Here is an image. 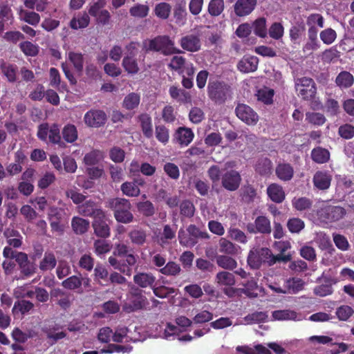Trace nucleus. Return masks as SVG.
Listing matches in <instances>:
<instances>
[{
	"instance_id": "28",
	"label": "nucleus",
	"mask_w": 354,
	"mask_h": 354,
	"mask_svg": "<svg viewBox=\"0 0 354 354\" xmlns=\"http://www.w3.org/2000/svg\"><path fill=\"white\" fill-rule=\"evenodd\" d=\"M129 237L134 245L142 246L147 241V232L141 227H136L129 232Z\"/></svg>"
},
{
	"instance_id": "6",
	"label": "nucleus",
	"mask_w": 354,
	"mask_h": 354,
	"mask_svg": "<svg viewBox=\"0 0 354 354\" xmlns=\"http://www.w3.org/2000/svg\"><path fill=\"white\" fill-rule=\"evenodd\" d=\"M194 138V133L190 128L180 127L174 131L172 140L180 147H185L193 141Z\"/></svg>"
},
{
	"instance_id": "57",
	"label": "nucleus",
	"mask_w": 354,
	"mask_h": 354,
	"mask_svg": "<svg viewBox=\"0 0 354 354\" xmlns=\"http://www.w3.org/2000/svg\"><path fill=\"white\" fill-rule=\"evenodd\" d=\"M153 294L159 298H167L170 295L175 292L176 290L174 288L167 287L165 286H160L156 287V283L154 286L151 288Z\"/></svg>"
},
{
	"instance_id": "64",
	"label": "nucleus",
	"mask_w": 354,
	"mask_h": 354,
	"mask_svg": "<svg viewBox=\"0 0 354 354\" xmlns=\"http://www.w3.org/2000/svg\"><path fill=\"white\" fill-rule=\"evenodd\" d=\"M253 29L254 33L261 37H265L267 34L266 26V19L264 18H259L257 19L253 24Z\"/></svg>"
},
{
	"instance_id": "62",
	"label": "nucleus",
	"mask_w": 354,
	"mask_h": 354,
	"mask_svg": "<svg viewBox=\"0 0 354 354\" xmlns=\"http://www.w3.org/2000/svg\"><path fill=\"white\" fill-rule=\"evenodd\" d=\"M94 261L90 254H84L80 257L78 265L82 269L91 272L93 269Z\"/></svg>"
},
{
	"instance_id": "44",
	"label": "nucleus",
	"mask_w": 354,
	"mask_h": 354,
	"mask_svg": "<svg viewBox=\"0 0 354 354\" xmlns=\"http://www.w3.org/2000/svg\"><path fill=\"white\" fill-rule=\"evenodd\" d=\"M256 95L259 101L266 104H270L273 102L274 90L268 87H263L257 91Z\"/></svg>"
},
{
	"instance_id": "27",
	"label": "nucleus",
	"mask_w": 354,
	"mask_h": 354,
	"mask_svg": "<svg viewBox=\"0 0 354 354\" xmlns=\"http://www.w3.org/2000/svg\"><path fill=\"white\" fill-rule=\"evenodd\" d=\"M122 65L129 74L135 75L139 71L138 61L132 53L124 57Z\"/></svg>"
},
{
	"instance_id": "23",
	"label": "nucleus",
	"mask_w": 354,
	"mask_h": 354,
	"mask_svg": "<svg viewBox=\"0 0 354 354\" xmlns=\"http://www.w3.org/2000/svg\"><path fill=\"white\" fill-rule=\"evenodd\" d=\"M138 121L143 136L147 138H151L153 134L151 117L148 113H142L138 116Z\"/></svg>"
},
{
	"instance_id": "15",
	"label": "nucleus",
	"mask_w": 354,
	"mask_h": 354,
	"mask_svg": "<svg viewBox=\"0 0 354 354\" xmlns=\"http://www.w3.org/2000/svg\"><path fill=\"white\" fill-rule=\"evenodd\" d=\"M324 18L319 14H312L307 18L306 24L309 26L308 37L312 41L317 39V30L315 26L319 28L324 27Z\"/></svg>"
},
{
	"instance_id": "35",
	"label": "nucleus",
	"mask_w": 354,
	"mask_h": 354,
	"mask_svg": "<svg viewBox=\"0 0 354 354\" xmlns=\"http://www.w3.org/2000/svg\"><path fill=\"white\" fill-rule=\"evenodd\" d=\"M311 158L315 162L318 164H323L329 160L330 153L326 149L317 147L312 150Z\"/></svg>"
},
{
	"instance_id": "12",
	"label": "nucleus",
	"mask_w": 354,
	"mask_h": 354,
	"mask_svg": "<svg viewBox=\"0 0 354 354\" xmlns=\"http://www.w3.org/2000/svg\"><path fill=\"white\" fill-rule=\"evenodd\" d=\"M92 227L94 230V234L100 238L106 239L110 236L111 230L106 223L105 213H102V216H97L92 222Z\"/></svg>"
},
{
	"instance_id": "5",
	"label": "nucleus",
	"mask_w": 354,
	"mask_h": 354,
	"mask_svg": "<svg viewBox=\"0 0 354 354\" xmlns=\"http://www.w3.org/2000/svg\"><path fill=\"white\" fill-rule=\"evenodd\" d=\"M295 87L299 95L306 100L313 98L316 93L315 82L311 78L304 77L297 79Z\"/></svg>"
},
{
	"instance_id": "16",
	"label": "nucleus",
	"mask_w": 354,
	"mask_h": 354,
	"mask_svg": "<svg viewBox=\"0 0 354 354\" xmlns=\"http://www.w3.org/2000/svg\"><path fill=\"white\" fill-rule=\"evenodd\" d=\"M149 302L145 296L129 297V302L124 305L123 308L127 313H132L146 308Z\"/></svg>"
},
{
	"instance_id": "17",
	"label": "nucleus",
	"mask_w": 354,
	"mask_h": 354,
	"mask_svg": "<svg viewBox=\"0 0 354 354\" xmlns=\"http://www.w3.org/2000/svg\"><path fill=\"white\" fill-rule=\"evenodd\" d=\"M345 214V209L339 206L326 207L321 212V216L329 221H339L342 218Z\"/></svg>"
},
{
	"instance_id": "19",
	"label": "nucleus",
	"mask_w": 354,
	"mask_h": 354,
	"mask_svg": "<svg viewBox=\"0 0 354 354\" xmlns=\"http://www.w3.org/2000/svg\"><path fill=\"white\" fill-rule=\"evenodd\" d=\"M248 231L251 232L270 233L271 232L270 222L264 216H258L254 221V226L248 225Z\"/></svg>"
},
{
	"instance_id": "58",
	"label": "nucleus",
	"mask_w": 354,
	"mask_h": 354,
	"mask_svg": "<svg viewBox=\"0 0 354 354\" xmlns=\"http://www.w3.org/2000/svg\"><path fill=\"white\" fill-rule=\"evenodd\" d=\"M21 50L27 56H35L39 53V48L37 45L30 41H23L19 44Z\"/></svg>"
},
{
	"instance_id": "25",
	"label": "nucleus",
	"mask_w": 354,
	"mask_h": 354,
	"mask_svg": "<svg viewBox=\"0 0 354 354\" xmlns=\"http://www.w3.org/2000/svg\"><path fill=\"white\" fill-rule=\"evenodd\" d=\"M267 194L273 202L278 203H281L286 197L282 187L276 183H272L268 187Z\"/></svg>"
},
{
	"instance_id": "34",
	"label": "nucleus",
	"mask_w": 354,
	"mask_h": 354,
	"mask_svg": "<svg viewBox=\"0 0 354 354\" xmlns=\"http://www.w3.org/2000/svg\"><path fill=\"white\" fill-rule=\"evenodd\" d=\"M216 280L220 286H232L236 283L234 274L227 271L218 272L216 275Z\"/></svg>"
},
{
	"instance_id": "32",
	"label": "nucleus",
	"mask_w": 354,
	"mask_h": 354,
	"mask_svg": "<svg viewBox=\"0 0 354 354\" xmlns=\"http://www.w3.org/2000/svg\"><path fill=\"white\" fill-rule=\"evenodd\" d=\"M90 23V17L88 15L84 12L79 15L77 17H74L70 21L69 26L73 30L82 29L86 28Z\"/></svg>"
},
{
	"instance_id": "21",
	"label": "nucleus",
	"mask_w": 354,
	"mask_h": 354,
	"mask_svg": "<svg viewBox=\"0 0 354 354\" xmlns=\"http://www.w3.org/2000/svg\"><path fill=\"white\" fill-rule=\"evenodd\" d=\"M304 281L297 277L288 279L284 283V294H297L304 288Z\"/></svg>"
},
{
	"instance_id": "38",
	"label": "nucleus",
	"mask_w": 354,
	"mask_h": 354,
	"mask_svg": "<svg viewBox=\"0 0 354 354\" xmlns=\"http://www.w3.org/2000/svg\"><path fill=\"white\" fill-rule=\"evenodd\" d=\"M140 102V96L136 93H130L126 95L122 102V106L127 110H133L137 108Z\"/></svg>"
},
{
	"instance_id": "7",
	"label": "nucleus",
	"mask_w": 354,
	"mask_h": 354,
	"mask_svg": "<svg viewBox=\"0 0 354 354\" xmlns=\"http://www.w3.org/2000/svg\"><path fill=\"white\" fill-rule=\"evenodd\" d=\"M77 212L86 217H92L93 219L97 216H102L104 212L98 205L93 201L88 200L82 203L77 207Z\"/></svg>"
},
{
	"instance_id": "46",
	"label": "nucleus",
	"mask_w": 354,
	"mask_h": 354,
	"mask_svg": "<svg viewBox=\"0 0 354 354\" xmlns=\"http://www.w3.org/2000/svg\"><path fill=\"white\" fill-rule=\"evenodd\" d=\"M217 265L225 270H233L237 266L236 261L232 257L219 255L216 257Z\"/></svg>"
},
{
	"instance_id": "55",
	"label": "nucleus",
	"mask_w": 354,
	"mask_h": 354,
	"mask_svg": "<svg viewBox=\"0 0 354 354\" xmlns=\"http://www.w3.org/2000/svg\"><path fill=\"white\" fill-rule=\"evenodd\" d=\"M62 286L67 290H74L79 289L81 288L80 277L76 275L71 276L62 282Z\"/></svg>"
},
{
	"instance_id": "37",
	"label": "nucleus",
	"mask_w": 354,
	"mask_h": 354,
	"mask_svg": "<svg viewBox=\"0 0 354 354\" xmlns=\"http://www.w3.org/2000/svg\"><path fill=\"white\" fill-rule=\"evenodd\" d=\"M180 271V265L172 261H168L164 267L158 269V272L162 274L171 277L178 276Z\"/></svg>"
},
{
	"instance_id": "10",
	"label": "nucleus",
	"mask_w": 354,
	"mask_h": 354,
	"mask_svg": "<svg viewBox=\"0 0 354 354\" xmlns=\"http://www.w3.org/2000/svg\"><path fill=\"white\" fill-rule=\"evenodd\" d=\"M177 225L171 226L168 224L163 226L162 232L156 238L155 241L161 248H165L176 239Z\"/></svg>"
},
{
	"instance_id": "39",
	"label": "nucleus",
	"mask_w": 354,
	"mask_h": 354,
	"mask_svg": "<svg viewBox=\"0 0 354 354\" xmlns=\"http://www.w3.org/2000/svg\"><path fill=\"white\" fill-rule=\"evenodd\" d=\"M34 308V304L28 300L21 299L15 302L12 308V313L14 314L20 313L21 315H25L29 313Z\"/></svg>"
},
{
	"instance_id": "48",
	"label": "nucleus",
	"mask_w": 354,
	"mask_h": 354,
	"mask_svg": "<svg viewBox=\"0 0 354 354\" xmlns=\"http://www.w3.org/2000/svg\"><path fill=\"white\" fill-rule=\"evenodd\" d=\"M0 21L3 24L12 25L14 22V16L12 9L6 4L0 6Z\"/></svg>"
},
{
	"instance_id": "8",
	"label": "nucleus",
	"mask_w": 354,
	"mask_h": 354,
	"mask_svg": "<svg viewBox=\"0 0 354 354\" xmlns=\"http://www.w3.org/2000/svg\"><path fill=\"white\" fill-rule=\"evenodd\" d=\"M181 48L186 51L190 53H196L201 49V40L200 35L189 34L183 36L179 40Z\"/></svg>"
},
{
	"instance_id": "43",
	"label": "nucleus",
	"mask_w": 354,
	"mask_h": 354,
	"mask_svg": "<svg viewBox=\"0 0 354 354\" xmlns=\"http://www.w3.org/2000/svg\"><path fill=\"white\" fill-rule=\"evenodd\" d=\"M109 272L107 269L102 265L97 264L94 268V280L98 283L102 284L101 280L104 281L107 285L109 283Z\"/></svg>"
},
{
	"instance_id": "61",
	"label": "nucleus",
	"mask_w": 354,
	"mask_h": 354,
	"mask_svg": "<svg viewBox=\"0 0 354 354\" xmlns=\"http://www.w3.org/2000/svg\"><path fill=\"white\" fill-rule=\"evenodd\" d=\"M319 37L324 44L329 45L336 39L337 33L333 29L329 28L321 31Z\"/></svg>"
},
{
	"instance_id": "13",
	"label": "nucleus",
	"mask_w": 354,
	"mask_h": 354,
	"mask_svg": "<svg viewBox=\"0 0 354 354\" xmlns=\"http://www.w3.org/2000/svg\"><path fill=\"white\" fill-rule=\"evenodd\" d=\"M133 283L142 289H151L155 284L156 278L151 272H138L134 274Z\"/></svg>"
},
{
	"instance_id": "14",
	"label": "nucleus",
	"mask_w": 354,
	"mask_h": 354,
	"mask_svg": "<svg viewBox=\"0 0 354 354\" xmlns=\"http://www.w3.org/2000/svg\"><path fill=\"white\" fill-rule=\"evenodd\" d=\"M241 180L240 174L234 170H231L223 176L222 185L227 190L234 191L239 187Z\"/></svg>"
},
{
	"instance_id": "56",
	"label": "nucleus",
	"mask_w": 354,
	"mask_h": 354,
	"mask_svg": "<svg viewBox=\"0 0 354 354\" xmlns=\"http://www.w3.org/2000/svg\"><path fill=\"white\" fill-rule=\"evenodd\" d=\"M187 231L191 236V239H192V241H196V243H197V239L199 238L204 239L209 238V235L206 232L201 231L196 225L193 224H191L187 227Z\"/></svg>"
},
{
	"instance_id": "59",
	"label": "nucleus",
	"mask_w": 354,
	"mask_h": 354,
	"mask_svg": "<svg viewBox=\"0 0 354 354\" xmlns=\"http://www.w3.org/2000/svg\"><path fill=\"white\" fill-rule=\"evenodd\" d=\"M137 208L139 212L145 216H151L155 213L153 205L149 201L138 203L137 204Z\"/></svg>"
},
{
	"instance_id": "51",
	"label": "nucleus",
	"mask_w": 354,
	"mask_h": 354,
	"mask_svg": "<svg viewBox=\"0 0 354 354\" xmlns=\"http://www.w3.org/2000/svg\"><path fill=\"white\" fill-rule=\"evenodd\" d=\"M353 75L346 71L340 73L336 78L337 84L342 88L350 87L353 84Z\"/></svg>"
},
{
	"instance_id": "50",
	"label": "nucleus",
	"mask_w": 354,
	"mask_h": 354,
	"mask_svg": "<svg viewBox=\"0 0 354 354\" xmlns=\"http://www.w3.org/2000/svg\"><path fill=\"white\" fill-rule=\"evenodd\" d=\"M149 11V7L148 6L137 3L130 8L129 13L132 17L144 18L148 15Z\"/></svg>"
},
{
	"instance_id": "29",
	"label": "nucleus",
	"mask_w": 354,
	"mask_h": 354,
	"mask_svg": "<svg viewBox=\"0 0 354 354\" xmlns=\"http://www.w3.org/2000/svg\"><path fill=\"white\" fill-rule=\"evenodd\" d=\"M68 58L73 64L75 71L79 75H81L84 70V55L82 53L70 51L68 54Z\"/></svg>"
},
{
	"instance_id": "4",
	"label": "nucleus",
	"mask_w": 354,
	"mask_h": 354,
	"mask_svg": "<svg viewBox=\"0 0 354 354\" xmlns=\"http://www.w3.org/2000/svg\"><path fill=\"white\" fill-rule=\"evenodd\" d=\"M107 120L106 113L100 109H91L84 116L85 124L92 128L103 127Z\"/></svg>"
},
{
	"instance_id": "3",
	"label": "nucleus",
	"mask_w": 354,
	"mask_h": 354,
	"mask_svg": "<svg viewBox=\"0 0 354 354\" xmlns=\"http://www.w3.org/2000/svg\"><path fill=\"white\" fill-rule=\"evenodd\" d=\"M109 207L113 211L114 217L118 222L129 223L133 221V215L130 212L131 205L128 199L112 198L109 202Z\"/></svg>"
},
{
	"instance_id": "24",
	"label": "nucleus",
	"mask_w": 354,
	"mask_h": 354,
	"mask_svg": "<svg viewBox=\"0 0 354 354\" xmlns=\"http://www.w3.org/2000/svg\"><path fill=\"white\" fill-rule=\"evenodd\" d=\"M186 1L180 0L176 2L174 8V17L176 23L179 25H184L187 20Z\"/></svg>"
},
{
	"instance_id": "63",
	"label": "nucleus",
	"mask_w": 354,
	"mask_h": 354,
	"mask_svg": "<svg viewBox=\"0 0 354 354\" xmlns=\"http://www.w3.org/2000/svg\"><path fill=\"white\" fill-rule=\"evenodd\" d=\"M287 226L290 232L299 233L304 228L305 224L300 218H292L288 220Z\"/></svg>"
},
{
	"instance_id": "52",
	"label": "nucleus",
	"mask_w": 354,
	"mask_h": 354,
	"mask_svg": "<svg viewBox=\"0 0 354 354\" xmlns=\"http://www.w3.org/2000/svg\"><path fill=\"white\" fill-rule=\"evenodd\" d=\"M180 214L187 218H192L195 213V207L192 202L189 200H184L180 204Z\"/></svg>"
},
{
	"instance_id": "2",
	"label": "nucleus",
	"mask_w": 354,
	"mask_h": 354,
	"mask_svg": "<svg viewBox=\"0 0 354 354\" xmlns=\"http://www.w3.org/2000/svg\"><path fill=\"white\" fill-rule=\"evenodd\" d=\"M207 91L209 100L215 104H224L232 95L231 86L218 80H209Z\"/></svg>"
},
{
	"instance_id": "54",
	"label": "nucleus",
	"mask_w": 354,
	"mask_h": 354,
	"mask_svg": "<svg viewBox=\"0 0 354 354\" xmlns=\"http://www.w3.org/2000/svg\"><path fill=\"white\" fill-rule=\"evenodd\" d=\"M102 153L99 150H93L85 154L84 162L86 165L93 166L97 165L102 159Z\"/></svg>"
},
{
	"instance_id": "30",
	"label": "nucleus",
	"mask_w": 354,
	"mask_h": 354,
	"mask_svg": "<svg viewBox=\"0 0 354 354\" xmlns=\"http://www.w3.org/2000/svg\"><path fill=\"white\" fill-rule=\"evenodd\" d=\"M71 226L76 234H83L89 229L90 222L83 218L74 216L71 221Z\"/></svg>"
},
{
	"instance_id": "22",
	"label": "nucleus",
	"mask_w": 354,
	"mask_h": 354,
	"mask_svg": "<svg viewBox=\"0 0 354 354\" xmlns=\"http://www.w3.org/2000/svg\"><path fill=\"white\" fill-rule=\"evenodd\" d=\"M144 180L140 179L135 182H124L121 185L122 193L129 197H136L140 195V190L138 185H143Z\"/></svg>"
},
{
	"instance_id": "1",
	"label": "nucleus",
	"mask_w": 354,
	"mask_h": 354,
	"mask_svg": "<svg viewBox=\"0 0 354 354\" xmlns=\"http://www.w3.org/2000/svg\"><path fill=\"white\" fill-rule=\"evenodd\" d=\"M142 49L149 52H160L165 56L181 53L182 51L175 46L174 41L168 35H158L153 39L142 41Z\"/></svg>"
},
{
	"instance_id": "47",
	"label": "nucleus",
	"mask_w": 354,
	"mask_h": 354,
	"mask_svg": "<svg viewBox=\"0 0 354 354\" xmlns=\"http://www.w3.org/2000/svg\"><path fill=\"white\" fill-rule=\"evenodd\" d=\"M171 7L168 3L161 2L156 4L154 12L160 19H167L171 13Z\"/></svg>"
},
{
	"instance_id": "41",
	"label": "nucleus",
	"mask_w": 354,
	"mask_h": 354,
	"mask_svg": "<svg viewBox=\"0 0 354 354\" xmlns=\"http://www.w3.org/2000/svg\"><path fill=\"white\" fill-rule=\"evenodd\" d=\"M19 15L21 20L31 26H36L40 21V15L35 12L21 10Z\"/></svg>"
},
{
	"instance_id": "11",
	"label": "nucleus",
	"mask_w": 354,
	"mask_h": 354,
	"mask_svg": "<svg viewBox=\"0 0 354 354\" xmlns=\"http://www.w3.org/2000/svg\"><path fill=\"white\" fill-rule=\"evenodd\" d=\"M64 210L57 207H50L48 212V219L53 232L62 233L64 225L61 224Z\"/></svg>"
},
{
	"instance_id": "40",
	"label": "nucleus",
	"mask_w": 354,
	"mask_h": 354,
	"mask_svg": "<svg viewBox=\"0 0 354 354\" xmlns=\"http://www.w3.org/2000/svg\"><path fill=\"white\" fill-rule=\"evenodd\" d=\"M155 136L158 142L166 145L169 140V129L164 124L156 125Z\"/></svg>"
},
{
	"instance_id": "60",
	"label": "nucleus",
	"mask_w": 354,
	"mask_h": 354,
	"mask_svg": "<svg viewBox=\"0 0 354 354\" xmlns=\"http://www.w3.org/2000/svg\"><path fill=\"white\" fill-rule=\"evenodd\" d=\"M354 313V310L349 306L343 305L337 308L336 315L341 321H346Z\"/></svg>"
},
{
	"instance_id": "9",
	"label": "nucleus",
	"mask_w": 354,
	"mask_h": 354,
	"mask_svg": "<svg viewBox=\"0 0 354 354\" xmlns=\"http://www.w3.org/2000/svg\"><path fill=\"white\" fill-rule=\"evenodd\" d=\"M259 254L261 258L254 260L253 254H249L248 257V263L252 268H258L262 263H268L269 266L274 264V258L271 250L268 248H260Z\"/></svg>"
},
{
	"instance_id": "53",
	"label": "nucleus",
	"mask_w": 354,
	"mask_h": 354,
	"mask_svg": "<svg viewBox=\"0 0 354 354\" xmlns=\"http://www.w3.org/2000/svg\"><path fill=\"white\" fill-rule=\"evenodd\" d=\"M224 10L223 0H211L208 5V12L213 17L220 15Z\"/></svg>"
},
{
	"instance_id": "26",
	"label": "nucleus",
	"mask_w": 354,
	"mask_h": 354,
	"mask_svg": "<svg viewBox=\"0 0 354 354\" xmlns=\"http://www.w3.org/2000/svg\"><path fill=\"white\" fill-rule=\"evenodd\" d=\"M57 265V259L54 253L51 251H46L43 259L39 262V268L41 271L52 270Z\"/></svg>"
},
{
	"instance_id": "49",
	"label": "nucleus",
	"mask_w": 354,
	"mask_h": 354,
	"mask_svg": "<svg viewBox=\"0 0 354 354\" xmlns=\"http://www.w3.org/2000/svg\"><path fill=\"white\" fill-rule=\"evenodd\" d=\"M218 245V250L221 253L234 254L237 252L238 250L236 246L234 244L225 238H221L219 240Z\"/></svg>"
},
{
	"instance_id": "18",
	"label": "nucleus",
	"mask_w": 354,
	"mask_h": 354,
	"mask_svg": "<svg viewBox=\"0 0 354 354\" xmlns=\"http://www.w3.org/2000/svg\"><path fill=\"white\" fill-rule=\"evenodd\" d=\"M0 70L9 83L17 82L18 68L16 64L3 61L0 64Z\"/></svg>"
},
{
	"instance_id": "20",
	"label": "nucleus",
	"mask_w": 354,
	"mask_h": 354,
	"mask_svg": "<svg viewBox=\"0 0 354 354\" xmlns=\"http://www.w3.org/2000/svg\"><path fill=\"white\" fill-rule=\"evenodd\" d=\"M332 177L327 171H317L313 176V183L315 187L319 189H327L331 182Z\"/></svg>"
},
{
	"instance_id": "42",
	"label": "nucleus",
	"mask_w": 354,
	"mask_h": 354,
	"mask_svg": "<svg viewBox=\"0 0 354 354\" xmlns=\"http://www.w3.org/2000/svg\"><path fill=\"white\" fill-rule=\"evenodd\" d=\"M48 137L51 143L58 145L60 147H66L64 142L62 140L60 130L57 124H53L50 127Z\"/></svg>"
},
{
	"instance_id": "45",
	"label": "nucleus",
	"mask_w": 354,
	"mask_h": 354,
	"mask_svg": "<svg viewBox=\"0 0 354 354\" xmlns=\"http://www.w3.org/2000/svg\"><path fill=\"white\" fill-rule=\"evenodd\" d=\"M186 63V59L183 56L175 55L168 64L169 68L171 71L177 72L179 75L183 74V68L185 66Z\"/></svg>"
},
{
	"instance_id": "36",
	"label": "nucleus",
	"mask_w": 354,
	"mask_h": 354,
	"mask_svg": "<svg viewBox=\"0 0 354 354\" xmlns=\"http://www.w3.org/2000/svg\"><path fill=\"white\" fill-rule=\"evenodd\" d=\"M293 168L289 164H279L276 168L277 176L284 181L290 180L293 176Z\"/></svg>"
},
{
	"instance_id": "33",
	"label": "nucleus",
	"mask_w": 354,
	"mask_h": 354,
	"mask_svg": "<svg viewBox=\"0 0 354 354\" xmlns=\"http://www.w3.org/2000/svg\"><path fill=\"white\" fill-rule=\"evenodd\" d=\"M64 140L68 143L75 142L78 138L76 127L72 124L65 125L62 131Z\"/></svg>"
},
{
	"instance_id": "31",
	"label": "nucleus",
	"mask_w": 354,
	"mask_h": 354,
	"mask_svg": "<svg viewBox=\"0 0 354 354\" xmlns=\"http://www.w3.org/2000/svg\"><path fill=\"white\" fill-rule=\"evenodd\" d=\"M272 316L274 320L278 321L299 320L297 313L290 310H274Z\"/></svg>"
}]
</instances>
